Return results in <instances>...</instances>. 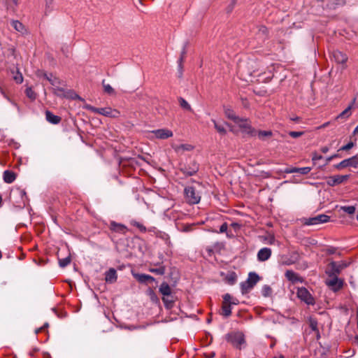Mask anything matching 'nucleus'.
Listing matches in <instances>:
<instances>
[{
	"mask_svg": "<svg viewBox=\"0 0 358 358\" xmlns=\"http://www.w3.org/2000/svg\"><path fill=\"white\" fill-rule=\"evenodd\" d=\"M53 1L54 0H45V14L48 15L53 10Z\"/></svg>",
	"mask_w": 358,
	"mask_h": 358,
	"instance_id": "nucleus-34",
	"label": "nucleus"
},
{
	"mask_svg": "<svg viewBox=\"0 0 358 358\" xmlns=\"http://www.w3.org/2000/svg\"><path fill=\"white\" fill-rule=\"evenodd\" d=\"M133 276L141 283L155 281V278L147 274L133 273Z\"/></svg>",
	"mask_w": 358,
	"mask_h": 358,
	"instance_id": "nucleus-17",
	"label": "nucleus"
},
{
	"mask_svg": "<svg viewBox=\"0 0 358 358\" xmlns=\"http://www.w3.org/2000/svg\"><path fill=\"white\" fill-rule=\"evenodd\" d=\"M185 195L187 201L190 204L199 203L201 197L200 191L193 186L185 188Z\"/></svg>",
	"mask_w": 358,
	"mask_h": 358,
	"instance_id": "nucleus-2",
	"label": "nucleus"
},
{
	"mask_svg": "<svg viewBox=\"0 0 358 358\" xmlns=\"http://www.w3.org/2000/svg\"><path fill=\"white\" fill-rule=\"evenodd\" d=\"M169 296H164L162 298L163 302L164 303L165 306L168 308L171 307L172 306L173 301L169 299Z\"/></svg>",
	"mask_w": 358,
	"mask_h": 358,
	"instance_id": "nucleus-47",
	"label": "nucleus"
},
{
	"mask_svg": "<svg viewBox=\"0 0 358 358\" xmlns=\"http://www.w3.org/2000/svg\"><path fill=\"white\" fill-rule=\"evenodd\" d=\"M15 178L16 175L13 171L10 170H6L3 171V179L6 183H12L15 180Z\"/></svg>",
	"mask_w": 358,
	"mask_h": 358,
	"instance_id": "nucleus-19",
	"label": "nucleus"
},
{
	"mask_svg": "<svg viewBox=\"0 0 358 358\" xmlns=\"http://www.w3.org/2000/svg\"><path fill=\"white\" fill-rule=\"evenodd\" d=\"M43 77L50 82V83L55 87V94L57 95H61L62 93L64 92V89L62 87H59V85H61V80L57 78V77L54 76L52 74H48V73H43Z\"/></svg>",
	"mask_w": 358,
	"mask_h": 358,
	"instance_id": "nucleus-7",
	"label": "nucleus"
},
{
	"mask_svg": "<svg viewBox=\"0 0 358 358\" xmlns=\"http://www.w3.org/2000/svg\"><path fill=\"white\" fill-rule=\"evenodd\" d=\"M350 178V175H335L327 178V184L329 186H335L343 183Z\"/></svg>",
	"mask_w": 358,
	"mask_h": 358,
	"instance_id": "nucleus-9",
	"label": "nucleus"
},
{
	"mask_svg": "<svg viewBox=\"0 0 358 358\" xmlns=\"http://www.w3.org/2000/svg\"><path fill=\"white\" fill-rule=\"evenodd\" d=\"M264 240L266 241V243L273 245L275 243V238L273 235H268V236L265 237Z\"/></svg>",
	"mask_w": 358,
	"mask_h": 358,
	"instance_id": "nucleus-42",
	"label": "nucleus"
},
{
	"mask_svg": "<svg viewBox=\"0 0 358 358\" xmlns=\"http://www.w3.org/2000/svg\"><path fill=\"white\" fill-rule=\"evenodd\" d=\"M10 23H11L12 27L17 31L20 32V33H23L24 32V27L22 24V23H21L20 21H18V20H12Z\"/></svg>",
	"mask_w": 358,
	"mask_h": 358,
	"instance_id": "nucleus-29",
	"label": "nucleus"
},
{
	"mask_svg": "<svg viewBox=\"0 0 358 358\" xmlns=\"http://www.w3.org/2000/svg\"><path fill=\"white\" fill-rule=\"evenodd\" d=\"M231 227H233L234 229L239 228L240 225L238 223H232Z\"/></svg>",
	"mask_w": 358,
	"mask_h": 358,
	"instance_id": "nucleus-58",
	"label": "nucleus"
},
{
	"mask_svg": "<svg viewBox=\"0 0 358 358\" xmlns=\"http://www.w3.org/2000/svg\"><path fill=\"white\" fill-rule=\"evenodd\" d=\"M349 166L354 167V168L358 167V156L357 155L353 156L352 157H350L348 159H345L341 161L339 164L334 166V167L338 170L346 168V167H349Z\"/></svg>",
	"mask_w": 358,
	"mask_h": 358,
	"instance_id": "nucleus-8",
	"label": "nucleus"
},
{
	"mask_svg": "<svg viewBox=\"0 0 358 358\" xmlns=\"http://www.w3.org/2000/svg\"><path fill=\"white\" fill-rule=\"evenodd\" d=\"M238 301L237 299H233V300L231 299V303H229V304L230 305L231 304L236 305V304H238Z\"/></svg>",
	"mask_w": 358,
	"mask_h": 358,
	"instance_id": "nucleus-57",
	"label": "nucleus"
},
{
	"mask_svg": "<svg viewBox=\"0 0 358 358\" xmlns=\"http://www.w3.org/2000/svg\"><path fill=\"white\" fill-rule=\"evenodd\" d=\"M185 54V48L184 47L183 48V50L182 52V54H181V56L178 60V65H179V67L180 68L181 67V65H182V60H183V57Z\"/></svg>",
	"mask_w": 358,
	"mask_h": 358,
	"instance_id": "nucleus-51",
	"label": "nucleus"
},
{
	"mask_svg": "<svg viewBox=\"0 0 358 358\" xmlns=\"http://www.w3.org/2000/svg\"><path fill=\"white\" fill-rule=\"evenodd\" d=\"M293 262L291 260H289V259L282 260V264H284V265H290Z\"/></svg>",
	"mask_w": 358,
	"mask_h": 358,
	"instance_id": "nucleus-54",
	"label": "nucleus"
},
{
	"mask_svg": "<svg viewBox=\"0 0 358 358\" xmlns=\"http://www.w3.org/2000/svg\"><path fill=\"white\" fill-rule=\"evenodd\" d=\"M131 224L136 227H137L141 232H145L146 231V228L145 227L140 223V222H138L136 221H133L131 222Z\"/></svg>",
	"mask_w": 358,
	"mask_h": 358,
	"instance_id": "nucleus-40",
	"label": "nucleus"
},
{
	"mask_svg": "<svg viewBox=\"0 0 358 358\" xmlns=\"http://www.w3.org/2000/svg\"><path fill=\"white\" fill-rule=\"evenodd\" d=\"M259 276L255 272H250L248 274V279L241 283V292L246 294L258 282Z\"/></svg>",
	"mask_w": 358,
	"mask_h": 358,
	"instance_id": "nucleus-3",
	"label": "nucleus"
},
{
	"mask_svg": "<svg viewBox=\"0 0 358 358\" xmlns=\"http://www.w3.org/2000/svg\"><path fill=\"white\" fill-rule=\"evenodd\" d=\"M272 294V289L269 285H265L262 287V294L265 296L268 297L271 296Z\"/></svg>",
	"mask_w": 358,
	"mask_h": 358,
	"instance_id": "nucleus-35",
	"label": "nucleus"
},
{
	"mask_svg": "<svg viewBox=\"0 0 358 358\" xmlns=\"http://www.w3.org/2000/svg\"><path fill=\"white\" fill-rule=\"evenodd\" d=\"M330 220V217L325 214H320L316 215L315 217L304 218L303 220V223L305 225H317L320 224H323L329 222Z\"/></svg>",
	"mask_w": 358,
	"mask_h": 358,
	"instance_id": "nucleus-5",
	"label": "nucleus"
},
{
	"mask_svg": "<svg viewBox=\"0 0 358 358\" xmlns=\"http://www.w3.org/2000/svg\"><path fill=\"white\" fill-rule=\"evenodd\" d=\"M12 2L15 6L17 5V0H12Z\"/></svg>",
	"mask_w": 358,
	"mask_h": 358,
	"instance_id": "nucleus-63",
	"label": "nucleus"
},
{
	"mask_svg": "<svg viewBox=\"0 0 358 358\" xmlns=\"http://www.w3.org/2000/svg\"><path fill=\"white\" fill-rule=\"evenodd\" d=\"M231 299H232V297L229 294H226L223 296V299H224L223 303L224 304H229V303H231Z\"/></svg>",
	"mask_w": 358,
	"mask_h": 358,
	"instance_id": "nucleus-49",
	"label": "nucleus"
},
{
	"mask_svg": "<svg viewBox=\"0 0 358 358\" xmlns=\"http://www.w3.org/2000/svg\"><path fill=\"white\" fill-rule=\"evenodd\" d=\"M226 340L236 348L242 349L245 347V336L242 332L229 333L226 335Z\"/></svg>",
	"mask_w": 358,
	"mask_h": 358,
	"instance_id": "nucleus-1",
	"label": "nucleus"
},
{
	"mask_svg": "<svg viewBox=\"0 0 358 358\" xmlns=\"http://www.w3.org/2000/svg\"><path fill=\"white\" fill-rule=\"evenodd\" d=\"M320 159H322V156L321 155H319V156L315 155V157H313V160Z\"/></svg>",
	"mask_w": 358,
	"mask_h": 358,
	"instance_id": "nucleus-59",
	"label": "nucleus"
},
{
	"mask_svg": "<svg viewBox=\"0 0 358 358\" xmlns=\"http://www.w3.org/2000/svg\"><path fill=\"white\" fill-rule=\"evenodd\" d=\"M272 254V251L268 248H263L257 252V259L259 262H265L268 260Z\"/></svg>",
	"mask_w": 358,
	"mask_h": 358,
	"instance_id": "nucleus-14",
	"label": "nucleus"
},
{
	"mask_svg": "<svg viewBox=\"0 0 358 358\" xmlns=\"http://www.w3.org/2000/svg\"><path fill=\"white\" fill-rule=\"evenodd\" d=\"M304 134L303 131H289V135L294 138L301 136Z\"/></svg>",
	"mask_w": 358,
	"mask_h": 358,
	"instance_id": "nucleus-44",
	"label": "nucleus"
},
{
	"mask_svg": "<svg viewBox=\"0 0 358 358\" xmlns=\"http://www.w3.org/2000/svg\"><path fill=\"white\" fill-rule=\"evenodd\" d=\"M332 279L327 282V285L331 288L332 290L336 292L342 288L343 285V281L341 279L338 278L337 275H334Z\"/></svg>",
	"mask_w": 358,
	"mask_h": 358,
	"instance_id": "nucleus-12",
	"label": "nucleus"
},
{
	"mask_svg": "<svg viewBox=\"0 0 358 358\" xmlns=\"http://www.w3.org/2000/svg\"><path fill=\"white\" fill-rule=\"evenodd\" d=\"M354 146V143L352 142H349L348 143H347L346 145L342 146L339 150L338 151H344V150H348L350 149H351L352 148H353Z\"/></svg>",
	"mask_w": 358,
	"mask_h": 358,
	"instance_id": "nucleus-45",
	"label": "nucleus"
},
{
	"mask_svg": "<svg viewBox=\"0 0 358 358\" xmlns=\"http://www.w3.org/2000/svg\"><path fill=\"white\" fill-rule=\"evenodd\" d=\"M157 138L166 139L173 136L172 131L168 129H159L151 131Z\"/></svg>",
	"mask_w": 358,
	"mask_h": 358,
	"instance_id": "nucleus-11",
	"label": "nucleus"
},
{
	"mask_svg": "<svg viewBox=\"0 0 358 358\" xmlns=\"http://www.w3.org/2000/svg\"><path fill=\"white\" fill-rule=\"evenodd\" d=\"M102 85L103 87L104 92H106V94L110 95L115 94L114 89L109 84H106L105 83V80L102 81Z\"/></svg>",
	"mask_w": 358,
	"mask_h": 358,
	"instance_id": "nucleus-32",
	"label": "nucleus"
},
{
	"mask_svg": "<svg viewBox=\"0 0 358 358\" xmlns=\"http://www.w3.org/2000/svg\"><path fill=\"white\" fill-rule=\"evenodd\" d=\"M337 157H341V155L339 154H334V155L327 157V161L329 162H331V160H333L334 158H337Z\"/></svg>",
	"mask_w": 358,
	"mask_h": 358,
	"instance_id": "nucleus-53",
	"label": "nucleus"
},
{
	"mask_svg": "<svg viewBox=\"0 0 358 358\" xmlns=\"http://www.w3.org/2000/svg\"><path fill=\"white\" fill-rule=\"evenodd\" d=\"M348 264L344 262H332L330 264V266L333 273V275H338L341 271L348 266Z\"/></svg>",
	"mask_w": 358,
	"mask_h": 358,
	"instance_id": "nucleus-15",
	"label": "nucleus"
},
{
	"mask_svg": "<svg viewBox=\"0 0 358 358\" xmlns=\"http://www.w3.org/2000/svg\"><path fill=\"white\" fill-rule=\"evenodd\" d=\"M311 171L310 167H302V168H296V173H299L302 175H306Z\"/></svg>",
	"mask_w": 358,
	"mask_h": 358,
	"instance_id": "nucleus-41",
	"label": "nucleus"
},
{
	"mask_svg": "<svg viewBox=\"0 0 358 358\" xmlns=\"http://www.w3.org/2000/svg\"><path fill=\"white\" fill-rule=\"evenodd\" d=\"M235 123L242 129V131L248 134H252L253 129L252 128L248 119L238 117Z\"/></svg>",
	"mask_w": 358,
	"mask_h": 358,
	"instance_id": "nucleus-10",
	"label": "nucleus"
},
{
	"mask_svg": "<svg viewBox=\"0 0 358 358\" xmlns=\"http://www.w3.org/2000/svg\"><path fill=\"white\" fill-rule=\"evenodd\" d=\"M296 295L299 299L306 303L307 305H314L315 299L309 291L305 287L298 288Z\"/></svg>",
	"mask_w": 358,
	"mask_h": 358,
	"instance_id": "nucleus-6",
	"label": "nucleus"
},
{
	"mask_svg": "<svg viewBox=\"0 0 358 358\" xmlns=\"http://www.w3.org/2000/svg\"><path fill=\"white\" fill-rule=\"evenodd\" d=\"M85 108L92 113H98L100 115H102L106 117H117L119 113L115 110H113L110 107H105V108H96L94 106L87 105L85 106Z\"/></svg>",
	"mask_w": 358,
	"mask_h": 358,
	"instance_id": "nucleus-4",
	"label": "nucleus"
},
{
	"mask_svg": "<svg viewBox=\"0 0 358 358\" xmlns=\"http://www.w3.org/2000/svg\"><path fill=\"white\" fill-rule=\"evenodd\" d=\"M25 94L32 101L36 99V94L31 87H27L25 90Z\"/></svg>",
	"mask_w": 358,
	"mask_h": 358,
	"instance_id": "nucleus-37",
	"label": "nucleus"
},
{
	"mask_svg": "<svg viewBox=\"0 0 358 358\" xmlns=\"http://www.w3.org/2000/svg\"><path fill=\"white\" fill-rule=\"evenodd\" d=\"M117 278V275L116 270L115 268H110L105 273V280L108 283H114L116 282Z\"/></svg>",
	"mask_w": 358,
	"mask_h": 358,
	"instance_id": "nucleus-16",
	"label": "nucleus"
},
{
	"mask_svg": "<svg viewBox=\"0 0 358 358\" xmlns=\"http://www.w3.org/2000/svg\"><path fill=\"white\" fill-rule=\"evenodd\" d=\"M174 150L178 153H183L185 151H190L193 149V146L189 144H180L172 146Z\"/></svg>",
	"mask_w": 358,
	"mask_h": 358,
	"instance_id": "nucleus-21",
	"label": "nucleus"
},
{
	"mask_svg": "<svg viewBox=\"0 0 358 358\" xmlns=\"http://www.w3.org/2000/svg\"><path fill=\"white\" fill-rule=\"evenodd\" d=\"M71 261V259L70 255L63 259H59V266L62 268H64L70 264Z\"/></svg>",
	"mask_w": 358,
	"mask_h": 358,
	"instance_id": "nucleus-36",
	"label": "nucleus"
},
{
	"mask_svg": "<svg viewBox=\"0 0 358 358\" xmlns=\"http://www.w3.org/2000/svg\"><path fill=\"white\" fill-rule=\"evenodd\" d=\"M355 104V99L352 100L351 103L342 113L339 114L338 118H345L351 115V110Z\"/></svg>",
	"mask_w": 358,
	"mask_h": 358,
	"instance_id": "nucleus-23",
	"label": "nucleus"
},
{
	"mask_svg": "<svg viewBox=\"0 0 358 358\" xmlns=\"http://www.w3.org/2000/svg\"><path fill=\"white\" fill-rule=\"evenodd\" d=\"M156 236H157V237L164 240L165 241L166 244H167L168 245H171L170 237L165 232L158 231L156 232Z\"/></svg>",
	"mask_w": 358,
	"mask_h": 358,
	"instance_id": "nucleus-30",
	"label": "nucleus"
},
{
	"mask_svg": "<svg viewBox=\"0 0 358 358\" xmlns=\"http://www.w3.org/2000/svg\"><path fill=\"white\" fill-rule=\"evenodd\" d=\"M258 134L259 137L262 138L263 137L271 136L272 135V132L271 131H259Z\"/></svg>",
	"mask_w": 358,
	"mask_h": 358,
	"instance_id": "nucleus-43",
	"label": "nucleus"
},
{
	"mask_svg": "<svg viewBox=\"0 0 358 358\" xmlns=\"http://www.w3.org/2000/svg\"><path fill=\"white\" fill-rule=\"evenodd\" d=\"M287 279L292 282H302V278L292 270H287L285 273Z\"/></svg>",
	"mask_w": 358,
	"mask_h": 358,
	"instance_id": "nucleus-18",
	"label": "nucleus"
},
{
	"mask_svg": "<svg viewBox=\"0 0 358 358\" xmlns=\"http://www.w3.org/2000/svg\"><path fill=\"white\" fill-rule=\"evenodd\" d=\"M341 209L345 213L352 215L355 213L356 208L353 206H341Z\"/></svg>",
	"mask_w": 358,
	"mask_h": 358,
	"instance_id": "nucleus-38",
	"label": "nucleus"
},
{
	"mask_svg": "<svg viewBox=\"0 0 358 358\" xmlns=\"http://www.w3.org/2000/svg\"><path fill=\"white\" fill-rule=\"evenodd\" d=\"M336 252V248H330L327 250V252L329 254H334Z\"/></svg>",
	"mask_w": 358,
	"mask_h": 358,
	"instance_id": "nucleus-55",
	"label": "nucleus"
},
{
	"mask_svg": "<svg viewBox=\"0 0 358 358\" xmlns=\"http://www.w3.org/2000/svg\"><path fill=\"white\" fill-rule=\"evenodd\" d=\"M227 229H228V225L226 222L223 223L220 227V230H219V233H224V232H227Z\"/></svg>",
	"mask_w": 358,
	"mask_h": 358,
	"instance_id": "nucleus-50",
	"label": "nucleus"
},
{
	"mask_svg": "<svg viewBox=\"0 0 358 358\" xmlns=\"http://www.w3.org/2000/svg\"><path fill=\"white\" fill-rule=\"evenodd\" d=\"M159 292L164 296H170L171 293V287L166 282H163L160 285Z\"/></svg>",
	"mask_w": 358,
	"mask_h": 358,
	"instance_id": "nucleus-27",
	"label": "nucleus"
},
{
	"mask_svg": "<svg viewBox=\"0 0 358 358\" xmlns=\"http://www.w3.org/2000/svg\"><path fill=\"white\" fill-rule=\"evenodd\" d=\"M267 33H268V29H267V28L266 27L261 26L259 28V35H262V36H266Z\"/></svg>",
	"mask_w": 358,
	"mask_h": 358,
	"instance_id": "nucleus-48",
	"label": "nucleus"
},
{
	"mask_svg": "<svg viewBox=\"0 0 358 358\" xmlns=\"http://www.w3.org/2000/svg\"><path fill=\"white\" fill-rule=\"evenodd\" d=\"M212 122L214 124L215 129L219 134L221 135H225L227 134V129H225L224 124L219 123L213 119L212 120Z\"/></svg>",
	"mask_w": 358,
	"mask_h": 358,
	"instance_id": "nucleus-28",
	"label": "nucleus"
},
{
	"mask_svg": "<svg viewBox=\"0 0 358 358\" xmlns=\"http://www.w3.org/2000/svg\"><path fill=\"white\" fill-rule=\"evenodd\" d=\"M179 104L180 107L186 110L192 111V108L191 106L189 104V103L182 97H180L178 99Z\"/></svg>",
	"mask_w": 358,
	"mask_h": 358,
	"instance_id": "nucleus-31",
	"label": "nucleus"
},
{
	"mask_svg": "<svg viewBox=\"0 0 358 358\" xmlns=\"http://www.w3.org/2000/svg\"><path fill=\"white\" fill-rule=\"evenodd\" d=\"M332 58L337 64H345L348 61V56L339 50H334L331 54Z\"/></svg>",
	"mask_w": 358,
	"mask_h": 358,
	"instance_id": "nucleus-13",
	"label": "nucleus"
},
{
	"mask_svg": "<svg viewBox=\"0 0 358 358\" xmlns=\"http://www.w3.org/2000/svg\"><path fill=\"white\" fill-rule=\"evenodd\" d=\"M150 271V272L156 273L157 275H164L165 273V267L161 266L156 268H151Z\"/></svg>",
	"mask_w": 358,
	"mask_h": 358,
	"instance_id": "nucleus-39",
	"label": "nucleus"
},
{
	"mask_svg": "<svg viewBox=\"0 0 358 358\" xmlns=\"http://www.w3.org/2000/svg\"><path fill=\"white\" fill-rule=\"evenodd\" d=\"M286 173H296V168H287L285 170Z\"/></svg>",
	"mask_w": 358,
	"mask_h": 358,
	"instance_id": "nucleus-52",
	"label": "nucleus"
},
{
	"mask_svg": "<svg viewBox=\"0 0 358 358\" xmlns=\"http://www.w3.org/2000/svg\"><path fill=\"white\" fill-rule=\"evenodd\" d=\"M224 113L226 117L231 120H233L234 122L238 120L239 117L237 116L235 113V112L229 107H224Z\"/></svg>",
	"mask_w": 358,
	"mask_h": 358,
	"instance_id": "nucleus-24",
	"label": "nucleus"
},
{
	"mask_svg": "<svg viewBox=\"0 0 358 358\" xmlns=\"http://www.w3.org/2000/svg\"><path fill=\"white\" fill-rule=\"evenodd\" d=\"M13 79L15 80V81L17 83H19V84H20L23 82L22 75L20 72L17 73V74L14 76Z\"/></svg>",
	"mask_w": 358,
	"mask_h": 358,
	"instance_id": "nucleus-46",
	"label": "nucleus"
},
{
	"mask_svg": "<svg viewBox=\"0 0 358 358\" xmlns=\"http://www.w3.org/2000/svg\"><path fill=\"white\" fill-rule=\"evenodd\" d=\"M222 314L224 317H227L231 314V308L230 304H222Z\"/></svg>",
	"mask_w": 358,
	"mask_h": 358,
	"instance_id": "nucleus-33",
	"label": "nucleus"
},
{
	"mask_svg": "<svg viewBox=\"0 0 358 358\" xmlns=\"http://www.w3.org/2000/svg\"><path fill=\"white\" fill-rule=\"evenodd\" d=\"M353 134H358V125H357V126L355 127V129H354Z\"/></svg>",
	"mask_w": 358,
	"mask_h": 358,
	"instance_id": "nucleus-61",
	"label": "nucleus"
},
{
	"mask_svg": "<svg viewBox=\"0 0 358 358\" xmlns=\"http://www.w3.org/2000/svg\"><path fill=\"white\" fill-rule=\"evenodd\" d=\"M45 118L48 122H49L51 124H57L61 121V117L54 115L52 113H51L49 110H46L45 112Z\"/></svg>",
	"mask_w": 358,
	"mask_h": 358,
	"instance_id": "nucleus-20",
	"label": "nucleus"
},
{
	"mask_svg": "<svg viewBox=\"0 0 358 358\" xmlns=\"http://www.w3.org/2000/svg\"><path fill=\"white\" fill-rule=\"evenodd\" d=\"M207 251L208 252V253L210 255L211 252H213V250L212 249H210V248H207Z\"/></svg>",
	"mask_w": 358,
	"mask_h": 358,
	"instance_id": "nucleus-64",
	"label": "nucleus"
},
{
	"mask_svg": "<svg viewBox=\"0 0 358 358\" xmlns=\"http://www.w3.org/2000/svg\"><path fill=\"white\" fill-rule=\"evenodd\" d=\"M354 343L358 346V336L355 337Z\"/></svg>",
	"mask_w": 358,
	"mask_h": 358,
	"instance_id": "nucleus-60",
	"label": "nucleus"
},
{
	"mask_svg": "<svg viewBox=\"0 0 358 358\" xmlns=\"http://www.w3.org/2000/svg\"><path fill=\"white\" fill-rule=\"evenodd\" d=\"M273 358H285V357L283 355H280L275 356V357H274Z\"/></svg>",
	"mask_w": 358,
	"mask_h": 358,
	"instance_id": "nucleus-62",
	"label": "nucleus"
},
{
	"mask_svg": "<svg viewBox=\"0 0 358 358\" xmlns=\"http://www.w3.org/2000/svg\"><path fill=\"white\" fill-rule=\"evenodd\" d=\"M317 322L315 319L313 317H310L309 319V327L312 329L313 331L315 332L317 339H319L320 338V331L317 327Z\"/></svg>",
	"mask_w": 358,
	"mask_h": 358,
	"instance_id": "nucleus-22",
	"label": "nucleus"
},
{
	"mask_svg": "<svg viewBox=\"0 0 358 358\" xmlns=\"http://www.w3.org/2000/svg\"><path fill=\"white\" fill-rule=\"evenodd\" d=\"M321 151L323 152V153H327L328 151H329V148L327 147V146H324V147H322L321 148Z\"/></svg>",
	"mask_w": 358,
	"mask_h": 358,
	"instance_id": "nucleus-56",
	"label": "nucleus"
},
{
	"mask_svg": "<svg viewBox=\"0 0 358 358\" xmlns=\"http://www.w3.org/2000/svg\"><path fill=\"white\" fill-rule=\"evenodd\" d=\"M182 170L185 174H186L187 176H193L198 171L199 166L195 162H193L192 167H190V168L185 167Z\"/></svg>",
	"mask_w": 358,
	"mask_h": 358,
	"instance_id": "nucleus-25",
	"label": "nucleus"
},
{
	"mask_svg": "<svg viewBox=\"0 0 358 358\" xmlns=\"http://www.w3.org/2000/svg\"><path fill=\"white\" fill-rule=\"evenodd\" d=\"M110 229L116 232L124 233L127 228L124 225L122 224H118L115 222H112L110 223Z\"/></svg>",
	"mask_w": 358,
	"mask_h": 358,
	"instance_id": "nucleus-26",
	"label": "nucleus"
}]
</instances>
